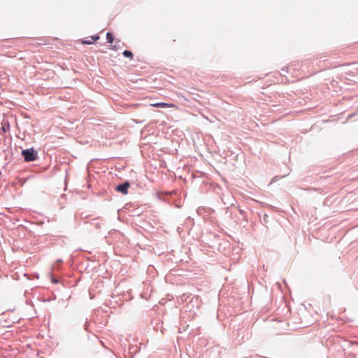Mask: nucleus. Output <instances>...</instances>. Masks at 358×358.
Instances as JSON below:
<instances>
[{
	"instance_id": "4",
	"label": "nucleus",
	"mask_w": 358,
	"mask_h": 358,
	"mask_svg": "<svg viewBox=\"0 0 358 358\" xmlns=\"http://www.w3.org/2000/svg\"><path fill=\"white\" fill-rule=\"evenodd\" d=\"M99 39V36L98 35L90 36L88 39L83 40L81 41L82 44L90 45L92 44L94 41H98Z\"/></svg>"
},
{
	"instance_id": "2",
	"label": "nucleus",
	"mask_w": 358,
	"mask_h": 358,
	"mask_svg": "<svg viewBox=\"0 0 358 358\" xmlns=\"http://www.w3.org/2000/svg\"><path fill=\"white\" fill-rule=\"evenodd\" d=\"M150 106L155 107V108H177L176 105L172 103H164V102H159V103H151Z\"/></svg>"
},
{
	"instance_id": "6",
	"label": "nucleus",
	"mask_w": 358,
	"mask_h": 358,
	"mask_svg": "<svg viewBox=\"0 0 358 358\" xmlns=\"http://www.w3.org/2000/svg\"><path fill=\"white\" fill-rule=\"evenodd\" d=\"M106 39H107L108 43L112 44L114 41V37L111 33L108 32L106 34Z\"/></svg>"
},
{
	"instance_id": "3",
	"label": "nucleus",
	"mask_w": 358,
	"mask_h": 358,
	"mask_svg": "<svg viewBox=\"0 0 358 358\" xmlns=\"http://www.w3.org/2000/svg\"><path fill=\"white\" fill-rule=\"evenodd\" d=\"M129 187V183L128 182H125L124 183L117 186V191L122 193L123 194H127L128 192V188Z\"/></svg>"
},
{
	"instance_id": "1",
	"label": "nucleus",
	"mask_w": 358,
	"mask_h": 358,
	"mask_svg": "<svg viewBox=\"0 0 358 358\" xmlns=\"http://www.w3.org/2000/svg\"><path fill=\"white\" fill-rule=\"evenodd\" d=\"M22 155L24 157L26 162H33L37 158V152L33 148L23 150L22 151Z\"/></svg>"
},
{
	"instance_id": "5",
	"label": "nucleus",
	"mask_w": 358,
	"mask_h": 358,
	"mask_svg": "<svg viewBox=\"0 0 358 358\" xmlns=\"http://www.w3.org/2000/svg\"><path fill=\"white\" fill-rule=\"evenodd\" d=\"M122 54L124 57H128L130 59H133L134 58L133 53L129 50H124Z\"/></svg>"
}]
</instances>
